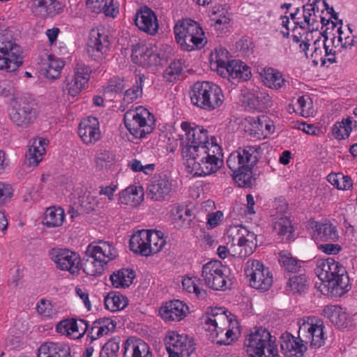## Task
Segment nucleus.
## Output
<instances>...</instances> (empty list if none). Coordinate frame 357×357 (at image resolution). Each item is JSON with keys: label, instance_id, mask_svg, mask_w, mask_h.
<instances>
[{"label": "nucleus", "instance_id": "obj_1", "mask_svg": "<svg viewBox=\"0 0 357 357\" xmlns=\"http://www.w3.org/2000/svg\"><path fill=\"white\" fill-rule=\"evenodd\" d=\"M240 324L236 316L223 307H210L205 312L204 330L212 342L229 345L239 333Z\"/></svg>", "mask_w": 357, "mask_h": 357}, {"label": "nucleus", "instance_id": "obj_2", "mask_svg": "<svg viewBox=\"0 0 357 357\" xmlns=\"http://www.w3.org/2000/svg\"><path fill=\"white\" fill-rule=\"evenodd\" d=\"M258 147L247 146L232 152L227 160V165L232 172V177L240 188H251L255 183L252 168L257 164Z\"/></svg>", "mask_w": 357, "mask_h": 357}, {"label": "nucleus", "instance_id": "obj_3", "mask_svg": "<svg viewBox=\"0 0 357 357\" xmlns=\"http://www.w3.org/2000/svg\"><path fill=\"white\" fill-rule=\"evenodd\" d=\"M85 254L82 264L84 272L98 277L102 275L104 266L118 256V251L109 241H100L89 245Z\"/></svg>", "mask_w": 357, "mask_h": 357}, {"label": "nucleus", "instance_id": "obj_4", "mask_svg": "<svg viewBox=\"0 0 357 357\" xmlns=\"http://www.w3.org/2000/svg\"><path fill=\"white\" fill-rule=\"evenodd\" d=\"M244 347L250 357H280L275 339L263 327L255 328L246 336Z\"/></svg>", "mask_w": 357, "mask_h": 357}, {"label": "nucleus", "instance_id": "obj_5", "mask_svg": "<svg viewBox=\"0 0 357 357\" xmlns=\"http://www.w3.org/2000/svg\"><path fill=\"white\" fill-rule=\"evenodd\" d=\"M22 53L21 47L8 31L0 35V70H17L23 63Z\"/></svg>", "mask_w": 357, "mask_h": 357}, {"label": "nucleus", "instance_id": "obj_6", "mask_svg": "<svg viewBox=\"0 0 357 357\" xmlns=\"http://www.w3.org/2000/svg\"><path fill=\"white\" fill-rule=\"evenodd\" d=\"M123 120L126 128L135 138L144 137L152 132L155 126L153 115L143 107L128 110Z\"/></svg>", "mask_w": 357, "mask_h": 357}, {"label": "nucleus", "instance_id": "obj_7", "mask_svg": "<svg viewBox=\"0 0 357 357\" xmlns=\"http://www.w3.org/2000/svg\"><path fill=\"white\" fill-rule=\"evenodd\" d=\"M200 24L190 18L179 20L175 24L174 32L176 42L183 50H199L201 44Z\"/></svg>", "mask_w": 357, "mask_h": 357}, {"label": "nucleus", "instance_id": "obj_8", "mask_svg": "<svg viewBox=\"0 0 357 357\" xmlns=\"http://www.w3.org/2000/svg\"><path fill=\"white\" fill-rule=\"evenodd\" d=\"M207 130L202 128V136L205 139L202 141V149H204V153L206 155L202 157V176L211 175L215 173L222 165V160L219 159L221 148L218 144L215 137L210 138L207 135Z\"/></svg>", "mask_w": 357, "mask_h": 357}, {"label": "nucleus", "instance_id": "obj_9", "mask_svg": "<svg viewBox=\"0 0 357 357\" xmlns=\"http://www.w3.org/2000/svg\"><path fill=\"white\" fill-rule=\"evenodd\" d=\"M38 109L36 104L26 99L16 100L9 110L11 121L17 127L26 128L36 119Z\"/></svg>", "mask_w": 357, "mask_h": 357}, {"label": "nucleus", "instance_id": "obj_10", "mask_svg": "<svg viewBox=\"0 0 357 357\" xmlns=\"http://www.w3.org/2000/svg\"><path fill=\"white\" fill-rule=\"evenodd\" d=\"M246 276L249 278L252 287L267 291L273 283V277L268 268L258 260H248L245 268Z\"/></svg>", "mask_w": 357, "mask_h": 357}, {"label": "nucleus", "instance_id": "obj_11", "mask_svg": "<svg viewBox=\"0 0 357 357\" xmlns=\"http://www.w3.org/2000/svg\"><path fill=\"white\" fill-rule=\"evenodd\" d=\"M49 255L58 269L68 271L73 275L79 273L80 258L76 252L66 248H53L50 250Z\"/></svg>", "mask_w": 357, "mask_h": 357}, {"label": "nucleus", "instance_id": "obj_12", "mask_svg": "<svg viewBox=\"0 0 357 357\" xmlns=\"http://www.w3.org/2000/svg\"><path fill=\"white\" fill-rule=\"evenodd\" d=\"M336 271H333L331 280L324 283L321 291L331 296L340 297L349 290V278L345 268L340 263Z\"/></svg>", "mask_w": 357, "mask_h": 357}, {"label": "nucleus", "instance_id": "obj_13", "mask_svg": "<svg viewBox=\"0 0 357 357\" xmlns=\"http://www.w3.org/2000/svg\"><path fill=\"white\" fill-rule=\"evenodd\" d=\"M202 278L204 284L215 291L224 290L227 284V276L224 273L221 261L213 260L202 266Z\"/></svg>", "mask_w": 357, "mask_h": 357}, {"label": "nucleus", "instance_id": "obj_14", "mask_svg": "<svg viewBox=\"0 0 357 357\" xmlns=\"http://www.w3.org/2000/svg\"><path fill=\"white\" fill-rule=\"evenodd\" d=\"M109 36L102 28L91 29L87 43V52L93 60L98 61L103 58L109 50Z\"/></svg>", "mask_w": 357, "mask_h": 357}, {"label": "nucleus", "instance_id": "obj_15", "mask_svg": "<svg viewBox=\"0 0 357 357\" xmlns=\"http://www.w3.org/2000/svg\"><path fill=\"white\" fill-rule=\"evenodd\" d=\"M323 322L314 317H307V321L303 319L298 330L299 335L306 339V342L310 341L311 347L319 348L324 344Z\"/></svg>", "mask_w": 357, "mask_h": 357}, {"label": "nucleus", "instance_id": "obj_16", "mask_svg": "<svg viewBox=\"0 0 357 357\" xmlns=\"http://www.w3.org/2000/svg\"><path fill=\"white\" fill-rule=\"evenodd\" d=\"M239 235L237 239V245L232 244V255H238L240 258H245L253 253L257 245V235L252 231L243 229L238 231Z\"/></svg>", "mask_w": 357, "mask_h": 357}, {"label": "nucleus", "instance_id": "obj_17", "mask_svg": "<svg viewBox=\"0 0 357 357\" xmlns=\"http://www.w3.org/2000/svg\"><path fill=\"white\" fill-rule=\"evenodd\" d=\"M223 102L221 89L215 84L202 82V109L212 111L218 108Z\"/></svg>", "mask_w": 357, "mask_h": 357}, {"label": "nucleus", "instance_id": "obj_18", "mask_svg": "<svg viewBox=\"0 0 357 357\" xmlns=\"http://www.w3.org/2000/svg\"><path fill=\"white\" fill-rule=\"evenodd\" d=\"M92 70L83 63H78L75 68V73L70 81L68 80L67 89L68 94L76 96L88 84Z\"/></svg>", "mask_w": 357, "mask_h": 357}, {"label": "nucleus", "instance_id": "obj_19", "mask_svg": "<svg viewBox=\"0 0 357 357\" xmlns=\"http://www.w3.org/2000/svg\"><path fill=\"white\" fill-rule=\"evenodd\" d=\"M78 134L84 143L93 144L100 139L99 121L96 117L89 116L82 121L79 126Z\"/></svg>", "mask_w": 357, "mask_h": 357}, {"label": "nucleus", "instance_id": "obj_20", "mask_svg": "<svg viewBox=\"0 0 357 357\" xmlns=\"http://www.w3.org/2000/svg\"><path fill=\"white\" fill-rule=\"evenodd\" d=\"M135 25L142 31L154 35L158 29V23L154 12L148 7H144L137 12L135 19Z\"/></svg>", "mask_w": 357, "mask_h": 357}, {"label": "nucleus", "instance_id": "obj_21", "mask_svg": "<svg viewBox=\"0 0 357 357\" xmlns=\"http://www.w3.org/2000/svg\"><path fill=\"white\" fill-rule=\"evenodd\" d=\"M172 190V183L165 175L155 176L148 187V195L154 201H162Z\"/></svg>", "mask_w": 357, "mask_h": 357}, {"label": "nucleus", "instance_id": "obj_22", "mask_svg": "<svg viewBox=\"0 0 357 357\" xmlns=\"http://www.w3.org/2000/svg\"><path fill=\"white\" fill-rule=\"evenodd\" d=\"M220 75L229 79L247 81L251 77V70L250 67L241 61L231 60L225 70L222 68Z\"/></svg>", "mask_w": 357, "mask_h": 357}, {"label": "nucleus", "instance_id": "obj_23", "mask_svg": "<svg viewBox=\"0 0 357 357\" xmlns=\"http://www.w3.org/2000/svg\"><path fill=\"white\" fill-rule=\"evenodd\" d=\"M280 348L287 357H303L307 348L302 340H297L290 334L282 335Z\"/></svg>", "mask_w": 357, "mask_h": 357}, {"label": "nucleus", "instance_id": "obj_24", "mask_svg": "<svg viewBox=\"0 0 357 357\" xmlns=\"http://www.w3.org/2000/svg\"><path fill=\"white\" fill-rule=\"evenodd\" d=\"M123 357H152V353L144 340L130 337L124 344Z\"/></svg>", "mask_w": 357, "mask_h": 357}, {"label": "nucleus", "instance_id": "obj_25", "mask_svg": "<svg viewBox=\"0 0 357 357\" xmlns=\"http://www.w3.org/2000/svg\"><path fill=\"white\" fill-rule=\"evenodd\" d=\"M188 306L183 302L176 300L169 301L160 307L159 313L165 321H178L185 316Z\"/></svg>", "mask_w": 357, "mask_h": 357}, {"label": "nucleus", "instance_id": "obj_26", "mask_svg": "<svg viewBox=\"0 0 357 357\" xmlns=\"http://www.w3.org/2000/svg\"><path fill=\"white\" fill-rule=\"evenodd\" d=\"M116 322L109 318H100L94 321L89 331L87 340L92 343L98 338L114 331L116 328Z\"/></svg>", "mask_w": 357, "mask_h": 357}, {"label": "nucleus", "instance_id": "obj_27", "mask_svg": "<svg viewBox=\"0 0 357 357\" xmlns=\"http://www.w3.org/2000/svg\"><path fill=\"white\" fill-rule=\"evenodd\" d=\"M37 357H71L70 349L64 343L47 342L38 349Z\"/></svg>", "mask_w": 357, "mask_h": 357}, {"label": "nucleus", "instance_id": "obj_28", "mask_svg": "<svg viewBox=\"0 0 357 357\" xmlns=\"http://www.w3.org/2000/svg\"><path fill=\"white\" fill-rule=\"evenodd\" d=\"M151 231L149 230H141L134 234L130 239V249L135 253H139L142 256H149L150 238Z\"/></svg>", "mask_w": 357, "mask_h": 357}, {"label": "nucleus", "instance_id": "obj_29", "mask_svg": "<svg viewBox=\"0 0 357 357\" xmlns=\"http://www.w3.org/2000/svg\"><path fill=\"white\" fill-rule=\"evenodd\" d=\"M181 128L185 132L187 144L185 152H198L201 145V128L199 126H192L187 121L181 123Z\"/></svg>", "mask_w": 357, "mask_h": 357}, {"label": "nucleus", "instance_id": "obj_30", "mask_svg": "<svg viewBox=\"0 0 357 357\" xmlns=\"http://www.w3.org/2000/svg\"><path fill=\"white\" fill-rule=\"evenodd\" d=\"M195 217V214L186 206H177L172 210V225L178 229L190 227Z\"/></svg>", "mask_w": 357, "mask_h": 357}, {"label": "nucleus", "instance_id": "obj_31", "mask_svg": "<svg viewBox=\"0 0 357 357\" xmlns=\"http://www.w3.org/2000/svg\"><path fill=\"white\" fill-rule=\"evenodd\" d=\"M166 347L187 350V356H189L195 350V343L192 338L179 335L172 331L166 337Z\"/></svg>", "mask_w": 357, "mask_h": 357}, {"label": "nucleus", "instance_id": "obj_32", "mask_svg": "<svg viewBox=\"0 0 357 357\" xmlns=\"http://www.w3.org/2000/svg\"><path fill=\"white\" fill-rule=\"evenodd\" d=\"M46 144V139L43 138L36 139L33 141L28 153L26 154L25 162L27 165L36 167L39 164L45 153V146Z\"/></svg>", "mask_w": 357, "mask_h": 357}, {"label": "nucleus", "instance_id": "obj_33", "mask_svg": "<svg viewBox=\"0 0 357 357\" xmlns=\"http://www.w3.org/2000/svg\"><path fill=\"white\" fill-rule=\"evenodd\" d=\"M230 54L229 51L221 46L216 47L214 52H211L209 56L210 68L213 70H216L220 75L222 68L225 69L227 65L230 63Z\"/></svg>", "mask_w": 357, "mask_h": 357}, {"label": "nucleus", "instance_id": "obj_34", "mask_svg": "<svg viewBox=\"0 0 357 357\" xmlns=\"http://www.w3.org/2000/svg\"><path fill=\"white\" fill-rule=\"evenodd\" d=\"M33 9L42 17H53L59 13L61 4L56 0H35Z\"/></svg>", "mask_w": 357, "mask_h": 357}, {"label": "nucleus", "instance_id": "obj_35", "mask_svg": "<svg viewBox=\"0 0 357 357\" xmlns=\"http://www.w3.org/2000/svg\"><path fill=\"white\" fill-rule=\"evenodd\" d=\"M340 262L336 261L333 258L328 257L324 259H320L317 261L315 273L320 280H321V287H324V283L327 280H331L333 275V271H336L338 268Z\"/></svg>", "mask_w": 357, "mask_h": 357}, {"label": "nucleus", "instance_id": "obj_36", "mask_svg": "<svg viewBox=\"0 0 357 357\" xmlns=\"http://www.w3.org/2000/svg\"><path fill=\"white\" fill-rule=\"evenodd\" d=\"M144 190L141 186H129L119 194L120 203L132 206H138L143 200Z\"/></svg>", "mask_w": 357, "mask_h": 357}, {"label": "nucleus", "instance_id": "obj_37", "mask_svg": "<svg viewBox=\"0 0 357 357\" xmlns=\"http://www.w3.org/2000/svg\"><path fill=\"white\" fill-rule=\"evenodd\" d=\"M250 133L255 135H262L265 137L274 132V126L266 116L262 115L250 121Z\"/></svg>", "mask_w": 357, "mask_h": 357}, {"label": "nucleus", "instance_id": "obj_38", "mask_svg": "<svg viewBox=\"0 0 357 357\" xmlns=\"http://www.w3.org/2000/svg\"><path fill=\"white\" fill-rule=\"evenodd\" d=\"M246 103L250 109L263 110L271 106L270 96L264 91H256L248 94L246 97Z\"/></svg>", "mask_w": 357, "mask_h": 357}, {"label": "nucleus", "instance_id": "obj_39", "mask_svg": "<svg viewBox=\"0 0 357 357\" xmlns=\"http://www.w3.org/2000/svg\"><path fill=\"white\" fill-rule=\"evenodd\" d=\"M135 278V273L131 268H122L110 276L112 286L115 288L128 287Z\"/></svg>", "mask_w": 357, "mask_h": 357}, {"label": "nucleus", "instance_id": "obj_40", "mask_svg": "<svg viewBox=\"0 0 357 357\" xmlns=\"http://www.w3.org/2000/svg\"><path fill=\"white\" fill-rule=\"evenodd\" d=\"M113 0H86L87 7L93 13H104L106 16L114 17L119 13L113 6Z\"/></svg>", "mask_w": 357, "mask_h": 357}, {"label": "nucleus", "instance_id": "obj_41", "mask_svg": "<svg viewBox=\"0 0 357 357\" xmlns=\"http://www.w3.org/2000/svg\"><path fill=\"white\" fill-rule=\"evenodd\" d=\"M152 48L144 45L137 44L132 50L131 58L134 63L144 67L151 66Z\"/></svg>", "mask_w": 357, "mask_h": 357}, {"label": "nucleus", "instance_id": "obj_42", "mask_svg": "<svg viewBox=\"0 0 357 357\" xmlns=\"http://www.w3.org/2000/svg\"><path fill=\"white\" fill-rule=\"evenodd\" d=\"M324 317L339 328H344L347 326V314L342 308L337 305H328L323 310Z\"/></svg>", "mask_w": 357, "mask_h": 357}, {"label": "nucleus", "instance_id": "obj_43", "mask_svg": "<svg viewBox=\"0 0 357 357\" xmlns=\"http://www.w3.org/2000/svg\"><path fill=\"white\" fill-rule=\"evenodd\" d=\"M263 79L266 86L275 90L285 88L289 85V82L282 77V75L271 68L264 70Z\"/></svg>", "mask_w": 357, "mask_h": 357}, {"label": "nucleus", "instance_id": "obj_44", "mask_svg": "<svg viewBox=\"0 0 357 357\" xmlns=\"http://www.w3.org/2000/svg\"><path fill=\"white\" fill-rule=\"evenodd\" d=\"M64 218L65 213L63 208L50 207L45 213L43 223L47 227H57L63 224Z\"/></svg>", "mask_w": 357, "mask_h": 357}, {"label": "nucleus", "instance_id": "obj_45", "mask_svg": "<svg viewBox=\"0 0 357 357\" xmlns=\"http://www.w3.org/2000/svg\"><path fill=\"white\" fill-rule=\"evenodd\" d=\"M279 261L286 272L292 273L302 272L301 268L304 262L294 257L290 252L284 250L280 252Z\"/></svg>", "mask_w": 357, "mask_h": 357}, {"label": "nucleus", "instance_id": "obj_46", "mask_svg": "<svg viewBox=\"0 0 357 357\" xmlns=\"http://www.w3.org/2000/svg\"><path fill=\"white\" fill-rule=\"evenodd\" d=\"M104 302L105 307L112 312L121 310L128 304L127 297L116 291L109 293L105 296Z\"/></svg>", "mask_w": 357, "mask_h": 357}, {"label": "nucleus", "instance_id": "obj_47", "mask_svg": "<svg viewBox=\"0 0 357 357\" xmlns=\"http://www.w3.org/2000/svg\"><path fill=\"white\" fill-rule=\"evenodd\" d=\"M273 229L278 236L282 237V241H289L293 238L294 228L291 220L287 217L280 218L275 223Z\"/></svg>", "mask_w": 357, "mask_h": 357}, {"label": "nucleus", "instance_id": "obj_48", "mask_svg": "<svg viewBox=\"0 0 357 357\" xmlns=\"http://www.w3.org/2000/svg\"><path fill=\"white\" fill-rule=\"evenodd\" d=\"M183 156L185 158V171L188 174L192 175L193 177L200 176L201 172V159L199 156L198 152H185L183 151Z\"/></svg>", "mask_w": 357, "mask_h": 357}, {"label": "nucleus", "instance_id": "obj_49", "mask_svg": "<svg viewBox=\"0 0 357 357\" xmlns=\"http://www.w3.org/2000/svg\"><path fill=\"white\" fill-rule=\"evenodd\" d=\"M287 287L294 294H302L306 291L308 287L307 276L305 273H300L290 277L287 283Z\"/></svg>", "mask_w": 357, "mask_h": 357}, {"label": "nucleus", "instance_id": "obj_50", "mask_svg": "<svg viewBox=\"0 0 357 357\" xmlns=\"http://www.w3.org/2000/svg\"><path fill=\"white\" fill-rule=\"evenodd\" d=\"M65 66V62L60 59L55 58L52 55L48 56V63L47 68L45 69V77L49 79H56L59 77L61 70Z\"/></svg>", "mask_w": 357, "mask_h": 357}, {"label": "nucleus", "instance_id": "obj_51", "mask_svg": "<svg viewBox=\"0 0 357 357\" xmlns=\"http://www.w3.org/2000/svg\"><path fill=\"white\" fill-rule=\"evenodd\" d=\"M327 179L330 183L339 190H347L353 186L351 178L341 173H331L328 175Z\"/></svg>", "mask_w": 357, "mask_h": 357}, {"label": "nucleus", "instance_id": "obj_52", "mask_svg": "<svg viewBox=\"0 0 357 357\" xmlns=\"http://www.w3.org/2000/svg\"><path fill=\"white\" fill-rule=\"evenodd\" d=\"M145 79L144 75H140L138 78H136L135 84L132 88L127 89L125 91L123 102L129 104L141 97L142 95L143 82Z\"/></svg>", "mask_w": 357, "mask_h": 357}, {"label": "nucleus", "instance_id": "obj_53", "mask_svg": "<svg viewBox=\"0 0 357 357\" xmlns=\"http://www.w3.org/2000/svg\"><path fill=\"white\" fill-rule=\"evenodd\" d=\"M316 228L317 234L322 241H335L338 238L335 227L331 224H318L316 225Z\"/></svg>", "mask_w": 357, "mask_h": 357}, {"label": "nucleus", "instance_id": "obj_54", "mask_svg": "<svg viewBox=\"0 0 357 357\" xmlns=\"http://www.w3.org/2000/svg\"><path fill=\"white\" fill-rule=\"evenodd\" d=\"M121 338L115 337L108 340L102 347L100 357H118Z\"/></svg>", "mask_w": 357, "mask_h": 357}, {"label": "nucleus", "instance_id": "obj_55", "mask_svg": "<svg viewBox=\"0 0 357 357\" xmlns=\"http://www.w3.org/2000/svg\"><path fill=\"white\" fill-rule=\"evenodd\" d=\"M36 310L39 314L45 318H52L58 312L56 305L46 299H41L38 301Z\"/></svg>", "mask_w": 357, "mask_h": 357}, {"label": "nucleus", "instance_id": "obj_56", "mask_svg": "<svg viewBox=\"0 0 357 357\" xmlns=\"http://www.w3.org/2000/svg\"><path fill=\"white\" fill-rule=\"evenodd\" d=\"M313 49V52L310 54L313 64L317 66L320 62L324 66L326 63V59L324 56V41H322L320 37L314 42Z\"/></svg>", "mask_w": 357, "mask_h": 357}, {"label": "nucleus", "instance_id": "obj_57", "mask_svg": "<svg viewBox=\"0 0 357 357\" xmlns=\"http://www.w3.org/2000/svg\"><path fill=\"white\" fill-rule=\"evenodd\" d=\"M322 0H309V3L303 5V17L304 21L307 24L308 29L310 33L318 30V26H314L313 23H310L311 16L314 15V6Z\"/></svg>", "mask_w": 357, "mask_h": 357}, {"label": "nucleus", "instance_id": "obj_58", "mask_svg": "<svg viewBox=\"0 0 357 357\" xmlns=\"http://www.w3.org/2000/svg\"><path fill=\"white\" fill-rule=\"evenodd\" d=\"M89 323L84 319H71V333L74 338L82 337L89 328Z\"/></svg>", "mask_w": 357, "mask_h": 357}, {"label": "nucleus", "instance_id": "obj_59", "mask_svg": "<svg viewBox=\"0 0 357 357\" xmlns=\"http://www.w3.org/2000/svg\"><path fill=\"white\" fill-rule=\"evenodd\" d=\"M183 71L182 63L179 61H174L170 63L164 72V77L169 82L176 79Z\"/></svg>", "mask_w": 357, "mask_h": 357}, {"label": "nucleus", "instance_id": "obj_60", "mask_svg": "<svg viewBox=\"0 0 357 357\" xmlns=\"http://www.w3.org/2000/svg\"><path fill=\"white\" fill-rule=\"evenodd\" d=\"M200 283L199 278L197 277H185L182 280L183 289L189 293H195L197 296L200 294L199 284Z\"/></svg>", "mask_w": 357, "mask_h": 357}, {"label": "nucleus", "instance_id": "obj_61", "mask_svg": "<svg viewBox=\"0 0 357 357\" xmlns=\"http://www.w3.org/2000/svg\"><path fill=\"white\" fill-rule=\"evenodd\" d=\"M160 232H151L150 238V244H149V249H150V255L158 252L165 244V241L160 237Z\"/></svg>", "mask_w": 357, "mask_h": 357}, {"label": "nucleus", "instance_id": "obj_62", "mask_svg": "<svg viewBox=\"0 0 357 357\" xmlns=\"http://www.w3.org/2000/svg\"><path fill=\"white\" fill-rule=\"evenodd\" d=\"M223 219V213L221 211L206 214V227L208 229L216 227Z\"/></svg>", "mask_w": 357, "mask_h": 357}, {"label": "nucleus", "instance_id": "obj_63", "mask_svg": "<svg viewBox=\"0 0 357 357\" xmlns=\"http://www.w3.org/2000/svg\"><path fill=\"white\" fill-rule=\"evenodd\" d=\"M128 167L134 172H143L145 174H149L153 172L155 168L154 164H148L143 165L141 162L137 159H132L129 163Z\"/></svg>", "mask_w": 357, "mask_h": 357}, {"label": "nucleus", "instance_id": "obj_64", "mask_svg": "<svg viewBox=\"0 0 357 357\" xmlns=\"http://www.w3.org/2000/svg\"><path fill=\"white\" fill-rule=\"evenodd\" d=\"M209 17L211 20L214 22L213 26L216 29H220L222 24H227L229 22V17L225 15L223 12L220 13V10H213Z\"/></svg>", "mask_w": 357, "mask_h": 357}]
</instances>
